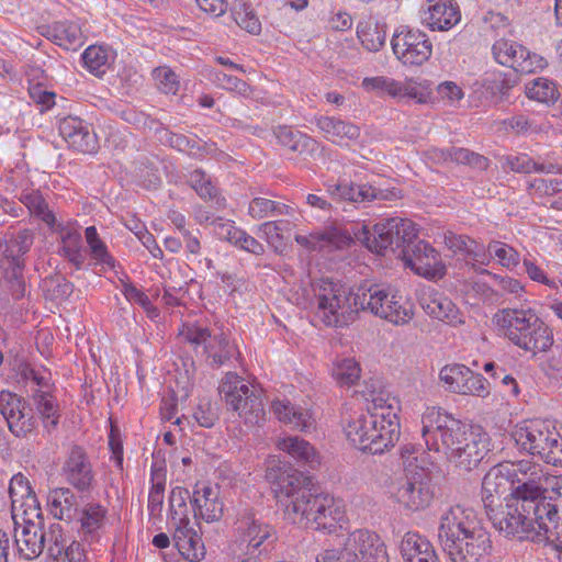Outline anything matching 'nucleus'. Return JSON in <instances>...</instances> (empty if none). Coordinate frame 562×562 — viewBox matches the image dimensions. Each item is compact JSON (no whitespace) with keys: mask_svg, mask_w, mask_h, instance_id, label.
<instances>
[{"mask_svg":"<svg viewBox=\"0 0 562 562\" xmlns=\"http://www.w3.org/2000/svg\"><path fill=\"white\" fill-rule=\"evenodd\" d=\"M355 236L372 252L384 254L390 250L396 254L418 276L428 279L445 276L446 270L439 254L418 238V229L411 220H383L373 226L372 233L363 225Z\"/></svg>","mask_w":562,"mask_h":562,"instance_id":"obj_1","label":"nucleus"},{"mask_svg":"<svg viewBox=\"0 0 562 562\" xmlns=\"http://www.w3.org/2000/svg\"><path fill=\"white\" fill-rule=\"evenodd\" d=\"M279 475L269 470L267 476L276 479L274 493L293 522L311 525L316 530L333 532L344 517L340 504L328 494H315L307 487V477L290 467L279 469Z\"/></svg>","mask_w":562,"mask_h":562,"instance_id":"obj_2","label":"nucleus"},{"mask_svg":"<svg viewBox=\"0 0 562 562\" xmlns=\"http://www.w3.org/2000/svg\"><path fill=\"white\" fill-rule=\"evenodd\" d=\"M279 475L269 470L267 476L276 479L274 493L293 522L311 525L316 530L333 532L344 517L340 504L328 494H315L307 487V477L290 467L279 469Z\"/></svg>","mask_w":562,"mask_h":562,"instance_id":"obj_3","label":"nucleus"},{"mask_svg":"<svg viewBox=\"0 0 562 562\" xmlns=\"http://www.w3.org/2000/svg\"><path fill=\"white\" fill-rule=\"evenodd\" d=\"M486 516L494 528L507 538L546 542L549 533L557 528L560 520V504L543 499L538 505L512 495Z\"/></svg>","mask_w":562,"mask_h":562,"instance_id":"obj_4","label":"nucleus"},{"mask_svg":"<svg viewBox=\"0 0 562 562\" xmlns=\"http://www.w3.org/2000/svg\"><path fill=\"white\" fill-rule=\"evenodd\" d=\"M438 540L451 562H490L492 542L476 512L454 505L440 517Z\"/></svg>","mask_w":562,"mask_h":562,"instance_id":"obj_5","label":"nucleus"},{"mask_svg":"<svg viewBox=\"0 0 562 562\" xmlns=\"http://www.w3.org/2000/svg\"><path fill=\"white\" fill-rule=\"evenodd\" d=\"M277 539L274 527L260 519L254 508L246 507L237 514L228 553L233 562H259Z\"/></svg>","mask_w":562,"mask_h":562,"instance_id":"obj_6","label":"nucleus"},{"mask_svg":"<svg viewBox=\"0 0 562 562\" xmlns=\"http://www.w3.org/2000/svg\"><path fill=\"white\" fill-rule=\"evenodd\" d=\"M495 318L503 335L527 352H544L553 345L552 330L531 310L504 308Z\"/></svg>","mask_w":562,"mask_h":562,"instance_id":"obj_7","label":"nucleus"},{"mask_svg":"<svg viewBox=\"0 0 562 562\" xmlns=\"http://www.w3.org/2000/svg\"><path fill=\"white\" fill-rule=\"evenodd\" d=\"M356 285L348 288L331 280H322L315 292L316 317L329 327H345L356 321L360 305L356 304Z\"/></svg>","mask_w":562,"mask_h":562,"instance_id":"obj_8","label":"nucleus"},{"mask_svg":"<svg viewBox=\"0 0 562 562\" xmlns=\"http://www.w3.org/2000/svg\"><path fill=\"white\" fill-rule=\"evenodd\" d=\"M516 445L554 467H562V436L550 420H526L513 431Z\"/></svg>","mask_w":562,"mask_h":562,"instance_id":"obj_9","label":"nucleus"},{"mask_svg":"<svg viewBox=\"0 0 562 562\" xmlns=\"http://www.w3.org/2000/svg\"><path fill=\"white\" fill-rule=\"evenodd\" d=\"M353 299L360 305V311H369L394 325H405L414 316L411 302L392 294L381 284L364 281L356 285Z\"/></svg>","mask_w":562,"mask_h":562,"instance_id":"obj_10","label":"nucleus"},{"mask_svg":"<svg viewBox=\"0 0 562 562\" xmlns=\"http://www.w3.org/2000/svg\"><path fill=\"white\" fill-rule=\"evenodd\" d=\"M470 427L436 407L427 408L422 416V436L428 450L441 451L448 458L462 443Z\"/></svg>","mask_w":562,"mask_h":562,"instance_id":"obj_11","label":"nucleus"},{"mask_svg":"<svg viewBox=\"0 0 562 562\" xmlns=\"http://www.w3.org/2000/svg\"><path fill=\"white\" fill-rule=\"evenodd\" d=\"M345 432L355 447L372 454L383 453L400 438V430L395 425H385L383 416L369 414H361L349 420Z\"/></svg>","mask_w":562,"mask_h":562,"instance_id":"obj_12","label":"nucleus"},{"mask_svg":"<svg viewBox=\"0 0 562 562\" xmlns=\"http://www.w3.org/2000/svg\"><path fill=\"white\" fill-rule=\"evenodd\" d=\"M218 391L227 408L237 413L245 425L259 426L265 420L266 412L260 392L236 373H226Z\"/></svg>","mask_w":562,"mask_h":562,"instance_id":"obj_13","label":"nucleus"},{"mask_svg":"<svg viewBox=\"0 0 562 562\" xmlns=\"http://www.w3.org/2000/svg\"><path fill=\"white\" fill-rule=\"evenodd\" d=\"M179 335L195 347L202 346L206 363L213 369L222 367L235 353V346L223 331L212 334L206 327L187 324L182 326Z\"/></svg>","mask_w":562,"mask_h":562,"instance_id":"obj_14","label":"nucleus"},{"mask_svg":"<svg viewBox=\"0 0 562 562\" xmlns=\"http://www.w3.org/2000/svg\"><path fill=\"white\" fill-rule=\"evenodd\" d=\"M33 515L12 516L16 553L24 560L36 559L46 546L43 513L36 512Z\"/></svg>","mask_w":562,"mask_h":562,"instance_id":"obj_15","label":"nucleus"},{"mask_svg":"<svg viewBox=\"0 0 562 562\" xmlns=\"http://www.w3.org/2000/svg\"><path fill=\"white\" fill-rule=\"evenodd\" d=\"M512 464L515 472L514 481L517 486L514 485L509 495L519 498L525 497L527 502L536 503V505L543 499H548V497L542 496L548 477L540 464L528 460L512 462ZM549 499L554 502L557 496L554 498L551 496Z\"/></svg>","mask_w":562,"mask_h":562,"instance_id":"obj_16","label":"nucleus"},{"mask_svg":"<svg viewBox=\"0 0 562 562\" xmlns=\"http://www.w3.org/2000/svg\"><path fill=\"white\" fill-rule=\"evenodd\" d=\"M347 562H389L386 547L381 537L368 529H357L344 542Z\"/></svg>","mask_w":562,"mask_h":562,"instance_id":"obj_17","label":"nucleus"},{"mask_svg":"<svg viewBox=\"0 0 562 562\" xmlns=\"http://www.w3.org/2000/svg\"><path fill=\"white\" fill-rule=\"evenodd\" d=\"M391 45L396 58L409 66L424 64L432 53L428 36L418 30L401 27L394 33Z\"/></svg>","mask_w":562,"mask_h":562,"instance_id":"obj_18","label":"nucleus"},{"mask_svg":"<svg viewBox=\"0 0 562 562\" xmlns=\"http://www.w3.org/2000/svg\"><path fill=\"white\" fill-rule=\"evenodd\" d=\"M492 53L494 59L516 72L531 74L546 66V60L533 53H530L522 45L501 38L493 44Z\"/></svg>","mask_w":562,"mask_h":562,"instance_id":"obj_19","label":"nucleus"},{"mask_svg":"<svg viewBox=\"0 0 562 562\" xmlns=\"http://www.w3.org/2000/svg\"><path fill=\"white\" fill-rule=\"evenodd\" d=\"M514 476L512 462H501L487 471L483 477L481 491L485 512L501 505L502 499L513 492Z\"/></svg>","mask_w":562,"mask_h":562,"instance_id":"obj_20","label":"nucleus"},{"mask_svg":"<svg viewBox=\"0 0 562 562\" xmlns=\"http://www.w3.org/2000/svg\"><path fill=\"white\" fill-rule=\"evenodd\" d=\"M491 437L481 427H470L462 443L451 453L449 460L463 471L479 467L490 452Z\"/></svg>","mask_w":562,"mask_h":562,"instance_id":"obj_21","label":"nucleus"},{"mask_svg":"<svg viewBox=\"0 0 562 562\" xmlns=\"http://www.w3.org/2000/svg\"><path fill=\"white\" fill-rule=\"evenodd\" d=\"M65 481L78 492H90L94 484V471L87 451L78 446L70 447L61 467Z\"/></svg>","mask_w":562,"mask_h":562,"instance_id":"obj_22","label":"nucleus"},{"mask_svg":"<svg viewBox=\"0 0 562 562\" xmlns=\"http://www.w3.org/2000/svg\"><path fill=\"white\" fill-rule=\"evenodd\" d=\"M26 408V402L21 396L9 391H0V414L15 437H25L34 429V417Z\"/></svg>","mask_w":562,"mask_h":562,"instance_id":"obj_23","label":"nucleus"},{"mask_svg":"<svg viewBox=\"0 0 562 562\" xmlns=\"http://www.w3.org/2000/svg\"><path fill=\"white\" fill-rule=\"evenodd\" d=\"M58 131L65 142L76 151L93 154L98 149L97 135L89 124L76 116H67L59 121Z\"/></svg>","mask_w":562,"mask_h":562,"instance_id":"obj_24","label":"nucleus"},{"mask_svg":"<svg viewBox=\"0 0 562 562\" xmlns=\"http://www.w3.org/2000/svg\"><path fill=\"white\" fill-rule=\"evenodd\" d=\"M194 516L206 522L218 521L224 514L221 487L210 484H196L191 499Z\"/></svg>","mask_w":562,"mask_h":562,"instance_id":"obj_25","label":"nucleus"},{"mask_svg":"<svg viewBox=\"0 0 562 562\" xmlns=\"http://www.w3.org/2000/svg\"><path fill=\"white\" fill-rule=\"evenodd\" d=\"M461 20L459 5L453 0H428L423 24L431 31H448Z\"/></svg>","mask_w":562,"mask_h":562,"instance_id":"obj_26","label":"nucleus"},{"mask_svg":"<svg viewBox=\"0 0 562 562\" xmlns=\"http://www.w3.org/2000/svg\"><path fill=\"white\" fill-rule=\"evenodd\" d=\"M9 494L11 498V516H18L19 514L34 516V513L42 512L29 479L22 473H16L11 477Z\"/></svg>","mask_w":562,"mask_h":562,"instance_id":"obj_27","label":"nucleus"},{"mask_svg":"<svg viewBox=\"0 0 562 562\" xmlns=\"http://www.w3.org/2000/svg\"><path fill=\"white\" fill-rule=\"evenodd\" d=\"M395 497L406 509L416 512L429 506L432 501V493L423 480L406 476L400 483Z\"/></svg>","mask_w":562,"mask_h":562,"instance_id":"obj_28","label":"nucleus"},{"mask_svg":"<svg viewBox=\"0 0 562 562\" xmlns=\"http://www.w3.org/2000/svg\"><path fill=\"white\" fill-rule=\"evenodd\" d=\"M316 126L325 138L337 145H349L357 142L361 135L358 125L336 116H319L316 119Z\"/></svg>","mask_w":562,"mask_h":562,"instance_id":"obj_29","label":"nucleus"},{"mask_svg":"<svg viewBox=\"0 0 562 562\" xmlns=\"http://www.w3.org/2000/svg\"><path fill=\"white\" fill-rule=\"evenodd\" d=\"M349 234L339 227H326L323 231L311 233L307 236L296 235L295 241L310 250L323 248L342 249L351 243Z\"/></svg>","mask_w":562,"mask_h":562,"instance_id":"obj_30","label":"nucleus"},{"mask_svg":"<svg viewBox=\"0 0 562 562\" xmlns=\"http://www.w3.org/2000/svg\"><path fill=\"white\" fill-rule=\"evenodd\" d=\"M271 409L280 422L296 430L308 432L316 428V420L310 411L295 406L289 401H274Z\"/></svg>","mask_w":562,"mask_h":562,"instance_id":"obj_31","label":"nucleus"},{"mask_svg":"<svg viewBox=\"0 0 562 562\" xmlns=\"http://www.w3.org/2000/svg\"><path fill=\"white\" fill-rule=\"evenodd\" d=\"M422 306L428 315L451 326L456 327L464 323L456 304L450 299L440 294L423 299Z\"/></svg>","mask_w":562,"mask_h":562,"instance_id":"obj_32","label":"nucleus"},{"mask_svg":"<svg viewBox=\"0 0 562 562\" xmlns=\"http://www.w3.org/2000/svg\"><path fill=\"white\" fill-rule=\"evenodd\" d=\"M47 502L54 518L71 521L78 513V499L69 487H56L49 491Z\"/></svg>","mask_w":562,"mask_h":562,"instance_id":"obj_33","label":"nucleus"},{"mask_svg":"<svg viewBox=\"0 0 562 562\" xmlns=\"http://www.w3.org/2000/svg\"><path fill=\"white\" fill-rule=\"evenodd\" d=\"M274 135L281 146L299 155L312 156L319 147L317 140L289 126H278Z\"/></svg>","mask_w":562,"mask_h":562,"instance_id":"obj_34","label":"nucleus"},{"mask_svg":"<svg viewBox=\"0 0 562 562\" xmlns=\"http://www.w3.org/2000/svg\"><path fill=\"white\" fill-rule=\"evenodd\" d=\"M46 37L65 49H76L83 44V33L75 22L54 23L47 27Z\"/></svg>","mask_w":562,"mask_h":562,"instance_id":"obj_35","label":"nucleus"},{"mask_svg":"<svg viewBox=\"0 0 562 562\" xmlns=\"http://www.w3.org/2000/svg\"><path fill=\"white\" fill-rule=\"evenodd\" d=\"M85 68L95 77H102L115 59V53L108 46L90 45L81 55Z\"/></svg>","mask_w":562,"mask_h":562,"instance_id":"obj_36","label":"nucleus"},{"mask_svg":"<svg viewBox=\"0 0 562 562\" xmlns=\"http://www.w3.org/2000/svg\"><path fill=\"white\" fill-rule=\"evenodd\" d=\"M108 510L104 506L95 503L85 505L80 516L81 531L85 539L95 540L99 532L104 528L106 522Z\"/></svg>","mask_w":562,"mask_h":562,"instance_id":"obj_37","label":"nucleus"},{"mask_svg":"<svg viewBox=\"0 0 562 562\" xmlns=\"http://www.w3.org/2000/svg\"><path fill=\"white\" fill-rule=\"evenodd\" d=\"M280 450L290 454L301 463L308 464L311 468L319 464L318 456L314 447L299 437L283 438L278 442Z\"/></svg>","mask_w":562,"mask_h":562,"instance_id":"obj_38","label":"nucleus"},{"mask_svg":"<svg viewBox=\"0 0 562 562\" xmlns=\"http://www.w3.org/2000/svg\"><path fill=\"white\" fill-rule=\"evenodd\" d=\"M445 244L454 254H461L471 257L480 263H485L482 259L484 256V247L468 236L449 232L445 234Z\"/></svg>","mask_w":562,"mask_h":562,"instance_id":"obj_39","label":"nucleus"},{"mask_svg":"<svg viewBox=\"0 0 562 562\" xmlns=\"http://www.w3.org/2000/svg\"><path fill=\"white\" fill-rule=\"evenodd\" d=\"M36 409L41 415L45 429L50 432L59 423L58 405L54 396L47 392L37 390L33 395Z\"/></svg>","mask_w":562,"mask_h":562,"instance_id":"obj_40","label":"nucleus"},{"mask_svg":"<svg viewBox=\"0 0 562 562\" xmlns=\"http://www.w3.org/2000/svg\"><path fill=\"white\" fill-rule=\"evenodd\" d=\"M33 244L32 234L29 231H21L11 238L4 249V257L10 260L12 267L22 270L24 267L23 256L30 250Z\"/></svg>","mask_w":562,"mask_h":562,"instance_id":"obj_41","label":"nucleus"},{"mask_svg":"<svg viewBox=\"0 0 562 562\" xmlns=\"http://www.w3.org/2000/svg\"><path fill=\"white\" fill-rule=\"evenodd\" d=\"M432 548L425 537L414 532H407L401 542V553L405 562H413L424 557Z\"/></svg>","mask_w":562,"mask_h":562,"instance_id":"obj_42","label":"nucleus"},{"mask_svg":"<svg viewBox=\"0 0 562 562\" xmlns=\"http://www.w3.org/2000/svg\"><path fill=\"white\" fill-rule=\"evenodd\" d=\"M188 499H190V493L187 488L176 486L171 490L169 495V510L168 517L170 521H184L190 522L188 516Z\"/></svg>","mask_w":562,"mask_h":562,"instance_id":"obj_43","label":"nucleus"},{"mask_svg":"<svg viewBox=\"0 0 562 562\" xmlns=\"http://www.w3.org/2000/svg\"><path fill=\"white\" fill-rule=\"evenodd\" d=\"M394 398L384 397L382 393L372 395L371 404L367 408V414L383 416L385 425H395L400 430L398 417L394 408Z\"/></svg>","mask_w":562,"mask_h":562,"instance_id":"obj_44","label":"nucleus"},{"mask_svg":"<svg viewBox=\"0 0 562 562\" xmlns=\"http://www.w3.org/2000/svg\"><path fill=\"white\" fill-rule=\"evenodd\" d=\"M526 93L530 99L542 103H551L559 98L557 85L547 78L533 79L527 85Z\"/></svg>","mask_w":562,"mask_h":562,"instance_id":"obj_45","label":"nucleus"},{"mask_svg":"<svg viewBox=\"0 0 562 562\" xmlns=\"http://www.w3.org/2000/svg\"><path fill=\"white\" fill-rule=\"evenodd\" d=\"M85 237L92 258L98 263L113 268L115 266L114 258L109 254L106 245L100 239L97 228L94 226L87 227Z\"/></svg>","mask_w":562,"mask_h":562,"instance_id":"obj_46","label":"nucleus"},{"mask_svg":"<svg viewBox=\"0 0 562 562\" xmlns=\"http://www.w3.org/2000/svg\"><path fill=\"white\" fill-rule=\"evenodd\" d=\"M188 182L202 199L216 200L218 206L224 205L225 200L217 198V189L213 186L210 177L202 170H193L189 176Z\"/></svg>","mask_w":562,"mask_h":562,"instance_id":"obj_47","label":"nucleus"},{"mask_svg":"<svg viewBox=\"0 0 562 562\" xmlns=\"http://www.w3.org/2000/svg\"><path fill=\"white\" fill-rule=\"evenodd\" d=\"M401 198V191L395 188L379 189L370 184H356L355 203L371 202L374 200L393 201Z\"/></svg>","mask_w":562,"mask_h":562,"instance_id":"obj_48","label":"nucleus"},{"mask_svg":"<svg viewBox=\"0 0 562 562\" xmlns=\"http://www.w3.org/2000/svg\"><path fill=\"white\" fill-rule=\"evenodd\" d=\"M360 366L359 363L351 358H345L334 366L333 368V376L340 384L350 386L355 384L360 378Z\"/></svg>","mask_w":562,"mask_h":562,"instance_id":"obj_49","label":"nucleus"},{"mask_svg":"<svg viewBox=\"0 0 562 562\" xmlns=\"http://www.w3.org/2000/svg\"><path fill=\"white\" fill-rule=\"evenodd\" d=\"M22 202L29 209L31 214L36 215L49 226L55 224V216L53 212L49 210L48 204L38 192L24 194Z\"/></svg>","mask_w":562,"mask_h":562,"instance_id":"obj_50","label":"nucleus"},{"mask_svg":"<svg viewBox=\"0 0 562 562\" xmlns=\"http://www.w3.org/2000/svg\"><path fill=\"white\" fill-rule=\"evenodd\" d=\"M458 394L486 397L490 395L488 383L482 374L468 369V374H465L461 387L458 389Z\"/></svg>","mask_w":562,"mask_h":562,"instance_id":"obj_51","label":"nucleus"},{"mask_svg":"<svg viewBox=\"0 0 562 562\" xmlns=\"http://www.w3.org/2000/svg\"><path fill=\"white\" fill-rule=\"evenodd\" d=\"M527 189L537 198L552 196L562 192V178H535L528 182Z\"/></svg>","mask_w":562,"mask_h":562,"instance_id":"obj_52","label":"nucleus"},{"mask_svg":"<svg viewBox=\"0 0 562 562\" xmlns=\"http://www.w3.org/2000/svg\"><path fill=\"white\" fill-rule=\"evenodd\" d=\"M487 251L507 269H512L519 263V254L505 243L493 240L488 244Z\"/></svg>","mask_w":562,"mask_h":562,"instance_id":"obj_53","label":"nucleus"},{"mask_svg":"<svg viewBox=\"0 0 562 562\" xmlns=\"http://www.w3.org/2000/svg\"><path fill=\"white\" fill-rule=\"evenodd\" d=\"M358 37L369 52H378L385 44L386 32L383 26L378 24L367 25L363 30L358 31Z\"/></svg>","mask_w":562,"mask_h":562,"instance_id":"obj_54","label":"nucleus"},{"mask_svg":"<svg viewBox=\"0 0 562 562\" xmlns=\"http://www.w3.org/2000/svg\"><path fill=\"white\" fill-rule=\"evenodd\" d=\"M468 369L462 364H447L440 370L439 378L448 391L458 393V389L461 387L464 376L468 374Z\"/></svg>","mask_w":562,"mask_h":562,"instance_id":"obj_55","label":"nucleus"},{"mask_svg":"<svg viewBox=\"0 0 562 562\" xmlns=\"http://www.w3.org/2000/svg\"><path fill=\"white\" fill-rule=\"evenodd\" d=\"M450 162L464 164L481 170L486 169L488 166L487 158L461 147L450 148Z\"/></svg>","mask_w":562,"mask_h":562,"instance_id":"obj_56","label":"nucleus"},{"mask_svg":"<svg viewBox=\"0 0 562 562\" xmlns=\"http://www.w3.org/2000/svg\"><path fill=\"white\" fill-rule=\"evenodd\" d=\"M63 252L65 257L77 268L81 269L85 256L81 251V237L79 234H68L64 240Z\"/></svg>","mask_w":562,"mask_h":562,"instance_id":"obj_57","label":"nucleus"},{"mask_svg":"<svg viewBox=\"0 0 562 562\" xmlns=\"http://www.w3.org/2000/svg\"><path fill=\"white\" fill-rule=\"evenodd\" d=\"M193 417L200 426L210 428L218 419V408L209 398H202Z\"/></svg>","mask_w":562,"mask_h":562,"instance_id":"obj_58","label":"nucleus"},{"mask_svg":"<svg viewBox=\"0 0 562 562\" xmlns=\"http://www.w3.org/2000/svg\"><path fill=\"white\" fill-rule=\"evenodd\" d=\"M212 225L214 226L215 235L220 239L226 240L233 245H236L237 240H240V236H243V229L236 227L232 221H224L221 217H216V220L212 221Z\"/></svg>","mask_w":562,"mask_h":562,"instance_id":"obj_59","label":"nucleus"},{"mask_svg":"<svg viewBox=\"0 0 562 562\" xmlns=\"http://www.w3.org/2000/svg\"><path fill=\"white\" fill-rule=\"evenodd\" d=\"M178 551L184 559L191 562L200 561L205 554L202 539L195 531L188 538L186 546L179 548Z\"/></svg>","mask_w":562,"mask_h":562,"instance_id":"obj_60","label":"nucleus"},{"mask_svg":"<svg viewBox=\"0 0 562 562\" xmlns=\"http://www.w3.org/2000/svg\"><path fill=\"white\" fill-rule=\"evenodd\" d=\"M155 79L158 89L164 93H176L179 87L177 76L167 68H158L155 70Z\"/></svg>","mask_w":562,"mask_h":562,"instance_id":"obj_61","label":"nucleus"},{"mask_svg":"<svg viewBox=\"0 0 562 562\" xmlns=\"http://www.w3.org/2000/svg\"><path fill=\"white\" fill-rule=\"evenodd\" d=\"M165 484L157 482L153 484L148 495V512L151 517H160L164 505Z\"/></svg>","mask_w":562,"mask_h":562,"instance_id":"obj_62","label":"nucleus"},{"mask_svg":"<svg viewBox=\"0 0 562 562\" xmlns=\"http://www.w3.org/2000/svg\"><path fill=\"white\" fill-rule=\"evenodd\" d=\"M276 211V202L265 199V198H255L249 203L248 212L251 217L260 220L268 215H274Z\"/></svg>","mask_w":562,"mask_h":562,"instance_id":"obj_63","label":"nucleus"},{"mask_svg":"<svg viewBox=\"0 0 562 562\" xmlns=\"http://www.w3.org/2000/svg\"><path fill=\"white\" fill-rule=\"evenodd\" d=\"M327 192L333 199L340 201H356V184L348 182H339L336 184L327 186Z\"/></svg>","mask_w":562,"mask_h":562,"instance_id":"obj_64","label":"nucleus"}]
</instances>
